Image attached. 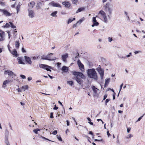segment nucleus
<instances>
[{
  "instance_id": "f03ea898",
  "label": "nucleus",
  "mask_w": 145,
  "mask_h": 145,
  "mask_svg": "<svg viewBox=\"0 0 145 145\" xmlns=\"http://www.w3.org/2000/svg\"><path fill=\"white\" fill-rule=\"evenodd\" d=\"M87 74L88 77L90 78H93L95 80H97V74L95 69H88L87 71Z\"/></svg>"
},
{
  "instance_id": "0eeeda50",
  "label": "nucleus",
  "mask_w": 145,
  "mask_h": 145,
  "mask_svg": "<svg viewBox=\"0 0 145 145\" xmlns=\"http://www.w3.org/2000/svg\"><path fill=\"white\" fill-rule=\"evenodd\" d=\"M77 64L79 69L82 71H83L84 70V65L81 63L80 61L78 59L77 61Z\"/></svg>"
},
{
  "instance_id": "f8f14e48",
  "label": "nucleus",
  "mask_w": 145,
  "mask_h": 145,
  "mask_svg": "<svg viewBox=\"0 0 145 145\" xmlns=\"http://www.w3.org/2000/svg\"><path fill=\"white\" fill-rule=\"evenodd\" d=\"M100 74L101 78V79L103 78L104 75V70L103 69L99 70L97 71Z\"/></svg>"
},
{
  "instance_id": "de8ad7c7",
  "label": "nucleus",
  "mask_w": 145,
  "mask_h": 145,
  "mask_svg": "<svg viewBox=\"0 0 145 145\" xmlns=\"http://www.w3.org/2000/svg\"><path fill=\"white\" fill-rule=\"evenodd\" d=\"M57 133V131L56 130L54 131L52 133V134L53 135H56Z\"/></svg>"
},
{
  "instance_id": "c756f323",
  "label": "nucleus",
  "mask_w": 145,
  "mask_h": 145,
  "mask_svg": "<svg viewBox=\"0 0 145 145\" xmlns=\"http://www.w3.org/2000/svg\"><path fill=\"white\" fill-rule=\"evenodd\" d=\"M10 24L9 23H7L5 25H3V28H7L10 27Z\"/></svg>"
},
{
  "instance_id": "5fc2aeb1",
  "label": "nucleus",
  "mask_w": 145,
  "mask_h": 145,
  "mask_svg": "<svg viewBox=\"0 0 145 145\" xmlns=\"http://www.w3.org/2000/svg\"><path fill=\"white\" fill-rule=\"evenodd\" d=\"M131 129V127H128L127 129V132L129 133Z\"/></svg>"
},
{
  "instance_id": "c85d7f7f",
  "label": "nucleus",
  "mask_w": 145,
  "mask_h": 145,
  "mask_svg": "<svg viewBox=\"0 0 145 145\" xmlns=\"http://www.w3.org/2000/svg\"><path fill=\"white\" fill-rule=\"evenodd\" d=\"M20 6H21V5L20 4H19L16 6V10H17V13H18V12L20 11Z\"/></svg>"
},
{
  "instance_id": "a878e982",
  "label": "nucleus",
  "mask_w": 145,
  "mask_h": 145,
  "mask_svg": "<svg viewBox=\"0 0 145 145\" xmlns=\"http://www.w3.org/2000/svg\"><path fill=\"white\" fill-rule=\"evenodd\" d=\"M57 11H55L53 12L51 14H50V15L51 16H53V17H56L57 16H56V14L57 13Z\"/></svg>"
},
{
  "instance_id": "5701e85b",
  "label": "nucleus",
  "mask_w": 145,
  "mask_h": 145,
  "mask_svg": "<svg viewBox=\"0 0 145 145\" xmlns=\"http://www.w3.org/2000/svg\"><path fill=\"white\" fill-rule=\"evenodd\" d=\"M75 20V18H71L69 19L67 22V24H69L70 23H71L73 21Z\"/></svg>"
},
{
  "instance_id": "ea45409f",
  "label": "nucleus",
  "mask_w": 145,
  "mask_h": 145,
  "mask_svg": "<svg viewBox=\"0 0 145 145\" xmlns=\"http://www.w3.org/2000/svg\"><path fill=\"white\" fill-rule=\"evenodd\" d=\"M57 138L58 139V140H60L61 141H62V140L61 138V137L60 136L57 135Z\"/></svg>"
},
{
  "instance_id": "cd10ccee",
  "label": "nucleus",
  "mask_w": 145,
  "mask_h": 145,
  "mask_svg": "<svg viewBox=\"0 0 145 145\" xmlns=\"http://www.w3.org/2000/svg\"><path fill=\"white\" fill-rule=\"evenodd\" d=\"M93 90L94 92L95 93H97V90L98 89L96 88L94 86H93L92 87Z\"/></svg>"
},
{
  "instance_id": "338daca9",
  "label": "nucleus",
  "mask_w": 145,
  "mask_h": 145,
  "mask_svg": "<svg viewBox=\"0 0 145 145\" xmlns=\"http://www.w3.org/2000/svg\"><path fill=\"white\" fill-rule=\"evenodd\" d=\"M6 145H10V144L8 141H7L6 142Z\"/></svg>"
},
{
  "instance_id": "4be33fe9",
  "label": "nucleus",
  "mask_w": 145,
  "mask_h": 145,
  "mask_svg": "<svg viewBox=\"0 0 145 145\" xmlns=\"http://www.w3.org/2000/svg\"><path fill=\"white\" fill-rule=\"evenodd\" d=\"M110 78H108L107 79V80H106L105 83L104 85L105 87H106V86L108 84L109 82L110 81Z\"/></svg>"
},
{
  "instance_id": "603ef678",
  "label": "nucleus",
  "mask_w": 145,
  "mask_h": 145,
  "mask_svg": "<svg viewBox=\"0 0 145 145\" xmlns=\"http://www.w3.org/2000/svg\"><path fill=\"white\" fill-rule=\"evenodd\" d=\"M109 131L108 130L107 131V134L108 135V137H109L110 136V134L109 133Z\"/></svg>"
},
{
  "instance_id": "dca6fc26",
  "label": "nucleus",
  "mask_w": 145,
  "mask_h": 145,
  "mask_svg": "<svg viewBox=\"0 0 145 145\" xmlns=\"http://www.w3.org/2000/svg\"><path fill=\"white\" fill-rule=\"evenodd\" d=\"M53 54V53H50L48 55H47V56H48V60L49 61H54L56 59V58L55 57H54V58H51V56Z\"/></svg>"
},
{
  "instance_id": "49530a36",
  "label": "nucleus",
  "mask_w": 145,
  "mask_h": 145,
  "mask_svg": "<svg viewBox=\"0 0 145 145\" xmlns=\"http://www.w3.org/2000/svg\"><path fill=\"white\" fill-rule=\"evenodd\" d=\"M102 69L101 68V66L100 65H99L98 67L97 68V70H99Z\"/></svg>"
},
{
  "instance_id": "39448f33",
  "label": "nucleus",
  "mask_w": 145,
  "mask_h": 145,
  "mask_svg": "<svg viewBox=\"0 0 145 145\" xmlns=\"http://www.w3.org/2000/svg\"><path fill=\"white\" fill-rule=\"evenodd\" d=\"M39 67L41 68L46 69L48 71H51V69H52V67L43 64H39Z\"/></svg>"
},
{
  "instance_id": "7c9ffc66",
  "label": "nucleus",
  "mask_w": 145,
  "mask_h": 145,
  "mask_svg": "<svg viewBox=\"0 0 145 145\" xmlns=\"http://www.w3.org/2000/svg\"><path fill=\"white\" fill-rule=\"evenodd\" d=\"M133 137V135L132 134H130L127 136L126 138L127 139L129 140L131 138V137Z\"/></svg>"
},
{
  "instance_id": "9b49d317",
  "label": "nucleus",
  "mask_w": 145,
  "mask_h": 145,
  "mask_svg": "<svg viewBox=\"0 0 145 145\" xmlns=\"http://www.w3.org/2000/svg\"><path fill=\"white\" fill-rule=\"evenodd\" d=\"M93 23L91 25V26L92 27H93L95 26H97L98 25L99 23L97 22V20L95 17H94L93 18Z\"/></svg>"
},
{
  "instance_id": "4468645a",
  "label": "nucleus",
  "mask_w": 145,
  "mask_h": 145,
  "mask_svg": "<svg viewBox=\"0 0 145 145\" xmlns=\"http://www.w3.org/2000/svg\"><path fill=\"white\" fill-rule=\"evenodd\" d=\"M1 12L3 13L4 15L6 16H9L11 15V14L7 11V10L5 9L1 10Z\"/></svg>"
},
{
  "instance_id": "c9c22d12",
  "label": "nucleus",
  "mask_w": 145,
  "mask_h": 145,
  "mask_svg": "<svg viewBox=\"0 0 145 145\" xmlns=\"http://www.w3.org/2000/svg\"><path fill=\"white\" fill-rule=\"evenodd\" d=\"M67 83L71 86H72L73 83V82L72 81H67Z\"/></svg>"
},
{
  "instance_id": "8fccbe9b",
  "label": "nucleus",
  "mask_w": 145,
  "mask_h": 145,
  "mask_svg": "<svg viewBox=\"0 0 145 145\" xmlns=\"http://www.w3.org/2000/svg\"><path fill=\"white\" fill-rule=\"evenodd\" d=\"M110 99H106L105 101V104L106 105H107V103H108L110 100Z\"/></svg>"
},
{
  "instance_id": "864d4df0",
  "label": "nucleus",
  "mask_w": 145,
  "mask_h": 145,
  "mask_svg": "<svg viewBox=\"0 0 145 145\" xmlns=\"http://www.w3.org/2000/svg\"><path fill=\"white\" fill-rule=\"evenodd\" d=\"M123 84L122 83L121 84V85L120 86V92L122 88V86H123Z\"/></svg>"
},
{
  "instance_id": "f257e3e1",
  "label": "nucleus",
  "mask_w": 145,
  "mask_h": 145,
  "mask_svg": "<svg viewBox=\"0 0 145 145\" xmlns=\"http://www.w3.org/2000/svg\"><path fill=\"white\" fill-rule=\"evenodd\" d=\"M73 74L75 76V80L80 84H81L83 83V81L81 78H83L84 77L83 74L80 72L74 71L73 72Z\"/></svg>"
},
{
  "instance_id": "423d86ee",
  "label": "nucleus",
  "mask_w": 145,
  "mask_h": 145,
  "mask_svg": "<svg viewBox=\"0 0 145 145\" xmlns=\"http://www.w3.org/2000/svg\"><path fill=\"white\" fill-rule=\"evenodd\" d=\"M27 11L28 15L29 18H32L34 17L35 13L34 10L31 9H28Z\"/></svg>"
},
{
  "instance_id": "c03bdc74",
  "label": "nucleus",
  "mask_w": 145,
  "mask_h": 145,
  "mask_svg": "<svg viewBox=\"0 0 145 145\" xmlns=\"http://www.w3.org/2000/svg\"><path fill=\"white\" fill-rule=\"evenodd\" d=\"M53 117V113L51 112L50 114V118H52Z\"/></svg>"
},
{
  "instance_id": "4c0bfd02",
  "label": "nucleus",
  "mask_w": 145,
  "mask_h": 145,
  "mask_svg": "<svg viewBox=\"0 0 145 145\" xmlns=\"http://www.w3.org/2000/svg\"><path fill=\"white\" fill-rule=\"evenodd\" d=\"M71 1L73 4H76L78 2V0H71Z\"/></svg>"
},
{
  "instance_id": "1a4fd4ad",
  "label": "nucleus",
  "mask_w": 145,
  "mask_h": 145,
  "mask_svg": "<svg viewBox=\"0 0 145 145\" xmlns=\"http://www.w3.org/2000/svg\"><path fill=\"white\" fill-rule=\"evenodd\" d=\"M49 4L53 7H57L60 8L61 7L59 3H55L54 1L51 2Z\"/></svg>"
},
{
  "instance_id": "2f4dec72",
  "label": "nucleus",
  "mask_w": 145,
  "mask_h": 145,
  "mask_svg": "<svg viewBox=\"0 0 145 145\" xmlns=\"http://www.w3.org/2000/svg\"><path fill=\"white\" fill-rule=\"evenodd\" d=\"M48 56H42L41 59H42L43 60H48Z\"/></svg>"
},
{
  "instance_id": "ddd939ff",
  "label": "nucleus",
  "mask_w": 145,
  "mask_h": 145,
  "mask_svg": "<svg viewBox=\"0 0 145 145\" xmlns=\"http://www.w3.org/2000/svg\"><path fill=\"white\" fill-rule=\"evenodd\" d=\"M25 59L27 63L30 65L32 63V61L30 57L26 56H24Z\"/></svg>"
},
{
  "instance_id": "e433bc0d",
  "label": "nucleus",
  "mask_w": 145,
  "mask_h": 145,
  "mask_svg": "<svg viewBox=\"0 0 145 145\" xmlns=\"http://www.w3.org/2000/svg\"><path fill=\"white\" fill-rule=\"evenodd\" d=\"M9 23L10 24L11 27L13 28H16V26L13 24L11 22H9Z\"/></svg>"
},
{
  "instance_id": "f704fd0d",
  "label": "nucleus",
  "mask_w": 145,
  "mask_h": 145,
  "mask_svg": "<svg viewBox=\"0 0 145 145\" xmlns=\"http://www.w3.org/2000/svg\"><path fill=\"white\" fill-rule=\"evenodd\" d=\"M22 89H24V90L27 89H28V86L27 85H25L22 86Z\"/></svg>"
},
{
  "instance_id": "6e6d98bb",
  "label": "nucleus",
  "mask_w": 145,
  "mask_h": 145,
  "mask_svg": "<svg viewBox=\"0 0 145 145\" xmlns=\"http://www.w3.org/2000/svg\"><path fill=\"white\" fill-rule=\"evenodd\" d=\"M107 96V95L106 94H105L103 98V100L105 99L106 98Z\"/></svg>"
},
{
  "instance_id": "37998d69",
  "label": "nucleus",
  "mask_w": 145,
  "mask_h": 145,
  "mask_svg": "<svg viewBox=\"0 0 145 145\" xmlns=\"http://www.w3.org/2000/svg\"><path fill=\"white\" fill-rule=\"evenodd\" d=\"M20 76L22 78V79H25L26 78L25 76L24 75H21Z\"/></svg>"
},
{
  "instance_id": "aec40b11",
  "label": "nucleus",
  "mask_w": 145,
  "mask_h": 145,
  "mask_svg": "<svg viewBox=\"0 0 145 145\" xmlns=\"http://www.w3.org/2000/svg\"><path fill=\"white\" fill-rule=\"evenodd\" d=\"M35 3L34 1H32L30 2L28 4V6L30 8H33L34 6Z\"/></svg>"
},
{
  "instance_id": "69168bd1",
  "label": "nucleus",
  "mask_w": 145,
  "mask_h": 145,
  "mask_svg": "<svg viewBox=\"0 0 145 145\" xmlns=\"http://www.w3.org/2000/svg\"><path fill=\"white\" fill-rule=\"evenodd\" d=\"M22 51L23 53L25 52V50L23 48H22Z\"/></svg>"
},
{
  "instance_id": "774afa93",
  "label": "nucleus",
  "mask_w": 145,
  "mask_h": 145,
  "mask_svg": "<svg viewBox=\"0 0 145 145\" xmlns=\"http://www.w3.org/2000/svg\"><path fill=\"white\" fill-rule=\"evenodd\" d=\"M66 121H67V126H69V122L68 120H67Z\"/></svg>"
},
{
  "instance_id": "7ed1b4c3",
  "label": "nucleus",
  "mask_w": 145,
  "mask_h": 145,
  "mask_svg": "<svg viewBox=\"0 0 145 145\" xmlns=\"http://www.w3.org/2000/svg\"><path fill=\"white\" fill-rule=\"evenodd\" d=\"M104 8V10L106 12H108V17L110 19V16L109 15L111 14L113 9L112 8L110 7V3H107L106 5L103 7Z\"/></svg>"
},
{
  "instance_id": "bb28decb",
  "label": "nucleus",
  "mask_w": 145,
  "mask_h": 145,
  "mask_svg": "<svg viewBox=\"0 0 145 145\" xmlns=\"http://www.w3.org/2000/svg\"><path fill=\"white\" fill-rule=\"evenodd\" d=\"M20 46L19 41L18 40L15 42V46L16 48H19Z\"/></svg>"
},
{
  "instance_id": "3c124183",
  "label": "nucleus",
  "mask_w": 145,
  "mask_h": 145,
  "mask_svg": "<svg viewBox=\"0 0 145 145\" xmlns=\"http://www.w3.org/2000/svg\"><path fill=\"white\" fill-rule=\"evenodd\" d=\"M143 116H140V117L138 119V120H137V121H136V122H137V121H140L142 118L143 117Z\"/></svg>"
},
{
  "instance_id": "b1692460",
  "label": "nucleus",
  "mask_w": 145,
  "mask_h": 145,
  "mask_svg": "<svg viewBox=\"0 0 145 145\" xmlns=\"http://www.w3.org/2000/svg\"><path fill=\"white\" fill-rule=\"evenodd\" d=\"M85 9L84 7H82L79 8L76 12V13H78L79 12H80L82 11H84Z\"/></svg>"
},
{
  "instance_id": "412c9836",
  "label": "nucleus",
  "mask_w": 145,
  "mask_h": 145,
  "mask_svg": "<svg viewBox=\"0 0 145 145\" xmlns=\"http://www.w3.org/2000/svg\"><path fill=\"white\" fill-rule=\"evenodd\" d=\"M61 70L65 72H67L68 71V69L67 67L65 66H63Z\"/></svg>"
},
{
  "instance_id": "680f3d73",
  "label": "nucleus",
  "mask_w": 145,
  "mask_h": 145,
  "mask_svg": "<svg viewBox=\"0 0 145 145\" xmlns=\"http://www.w3.org/2000/svg\"><path fill=\"white\" fill-rule=\"evenodd\" d=\"M124 14L126 16V17H127V16H128V13L126 11L124 12Z\"/></svg>"
},
{
  "instance_id": "6ab92c4d",
  "label": "nucleus",
  "mask_w": 145,
  "mask_h": 145,
  "mask_svg": "<svg viewBox=\"0 0 145 145\" xmlns=\"http://www.w3.org/2000/svg\"><path fill=\"white\" fill-rule=\"evenodd\" d=\"M19 64H24V63L22 61V58L21 57H18L17 58Z\"/></svg>"
},
{
  "instance_id": "72a5a7b5",
  "label": "nucleus",
  "mask_w": 145,
  "mask_h": 145,
  "mask_svg": "<svg viewBox=\"0 0 145 145\" xmlns=\"http://www.w3.org/2000/svg\"><path fill=\"white\" fill-rule=\"evenodd\" d=\"M0 5L2 6H5V3L0 0Z\"/></svg>"
},
{
  "instance_id": "e2e57ef3",
  "label": "nucleus",
  "mask_w": 145,
  "mask_h": 145,
  "mask_svg": "<svg viewBox=\"0 0 145 145\" xmlns=\"http://www.w3.org/2000/svg\"><path fill=\"white\" fill-rule=\"evenodd\" d=\"M116 94V93L114 92V94H113V99H114L115 98V95Z\"/></svg>"
},
{
  "instance_id": "13d9d810",
  "label": "nucleus",
  "mask_w": 145,
  "mask_h": 145,
  "mask_svg": "<svg viewBox=\"0 0 145 145\" xmlns=\"http://www.w3.org/2000/svg\"><path fill=\"white\" fill-rule=\"evenodd\" d=\"M141 51H135L134 52V53L135 54H136L139 52H141Z\"/></svg>"
},
{
  "instance_id": "bf43d9fd",
  "label": "nucleus",
  "mask_w": 145,
  "mask_h": 145,
  "mask_svg": "<svg viewBox=\"0 0 145 145\" xmlns=\"http://www.w3.org/2000/svg\"><path fill=\"white\" fill-rule=\"evenodd\" d=\"M1 37V40H4V38L3 36V35H2L0 36Z\"/></svg>"
},
{
  "instance_id": "6e6552de",
  "label": "nucleus",
  "mask_w": 145,
  "mask_h": 145,
  "mask_svg": "<svg viewBox=\"0 0 145 145\" xmlns=\"http://www.w3.org/2000/svg\"><path fill=\"white\" fill-rule=\"evenodd\" d=\"M5 74H7L8 75L12 76L13 75H16L12 71L9 70H6L4 72Z\"/></svg>"
},
{
  "instance_id": "58836bf2",
  "label": "nucleus",
  "mask_w": 145,
  "mask_h": 145,
  "mask_svg": "<svg viewBox=\"0 0 145 145\" xmlns=\"http://www.w3.org/2000/svg\"><path fill=\"white\" fill-rule=\"evenodd\" d=\"M5 35V32L0 29V36Z\"/></svg>"
},
{
  "instance_id": "052dcab7",
  "label": "nucleus",
  "mask_w": 145,
  "mask_h": 145,
  "mask_svg": "<svg viewBox=\"0 0 145 145\" xmlns=\"http://www.w3.org/2000/svg\"><path fill=\"white\" fill-rule=\"evenodd\" d=\"M32 79V77H29L28 78V80L29 81H30Z\"/></svg>"
},
{
  "instance_id": "79ce46f5",
  "label": "nucleus",
  "mask_w": 145,
  "mask_h": 145,
  "mask_svg": "<svg viewBox=\"0 0 145 145\" xmlns=\"http://www.w3.org/2000/svg\"><path fill=\"white\" fill-rule=\"evenodd\" d=\"M17 90L18 92H21L22 91V88H18L17 89Z\"/></svg>"
},
{
  "instance_id": "09e8293b",
  "label": "nucleus",
  "mask_w": 145,
  "mask_h": 145,
  "mask_svg": "<svg viewBox=\"0 0 145 145\" xmlns=\"http://www.w3.org/2000/svg\"><path fill=\"white\" fill-rule=\"evenodd\" d=\"M58 108V107L56 106V105H55L54 107L53 108V109L54 110H56Z\"/></svg>"
},
{
  "instance_id": "473e14b6",
  "label": "nucleus",
  "mask_w": 145,
  "mask_h": 145,
  "mask_svg": "<svg viewBox=\"0 0 145 145\" xmlns=\"http://www.w3.org/2000/svg\"><path fill=\"white\" fill-rule=\"evenodd\" d=\"M40 131V129L38 128H37L36 129H34L33 130V131L34 132L35 134H37V132L38 131Z\"/></svg>"
},
{
  "instance_id": "20e7f679",
  "label": "nucleus",
  "mask_w": 145,
  "mask_h": 145,
  "mask_svg": "<svg viewBox=\"0 0 145 145\" xmlns=\"http://www.w3.org/2000/svg\"><path fill=\"white\" fill-rule=\"evenodd\" d=\"M99 14H101L102 17L103 18V22L106 23H107L108 21V19L105 12L103 10H101L99 12Z\"/></svg>"
},
{
  "instance_id": "f3484780",
  "label": "nucleus",
  "mask_w": 145,
  "mask_h": 145,
  "mask_svg": "<svg viewBox=\"0 0 145 145\" xmlns=\"http://www.w3.org/2000/svg\"><path fill=\"white\" fill-rule=\"evenodd\" d=\"M10 82H11L12 81L9 80H6L4 81L2 87L5 88L6 86V84Z\"/></svg>"
},
{
  "instance_id": "a18cd8bd",
  "label": "nucleus",
  "mask_w": 145,
  "mask_h": 145,
  "mask_svg": "<svg viewBox=\"0 0 145 145\" xmlns=\"http://www.w3.org/2000/svg\"><path fill=\"white\" fill-rule=\"evenodd\" d=\"M108 41L110 42H111L112 40V39L110 37L108 38Z\"/></svg>"
},
{
  "instance_id": "0e129e2a",
  "label": "nucleus",
  "mask_w": 145,
  "mask_h": 145,
  "mask_svg": "<svg viewBox=\"0 0 145 145\" xmlns=\"http://www.w3.org/2000/svg\"><path fill=\"white\" fill-rule=\"evenodd\" d=\"M77 24H77V23H76V24H73V27H76L77 26Z\"/></svg>"
},
{
  "instance_id": "393cba45",
  "label": "nucleus",
  "mask_w": 145,
  "mask_h": 145,
  "mask_svg": "<svg viewBox=\"0 0 145 145\" xmlns=\"http://www.w3.org/2000/svg\"><path fill=\"white\" fill-rule=\"evenodd\" d=\"M84 17L81 18L79 21H78L76 23L78 25H80L84 20Z\"/></svg>"
},
{
  "instance_id": "a19ab883",
  "label": "nucleus",
  "mask_w": 145,
  "mask_h": 145,
  "mask_svg": "<svg viewBox=\"0 0 145 145\" xmlns=\"http://www.w3.org/2000/svg\"><path fill=\"white\" fill-rule=\"evenodd\" d=\"M58 103H59L62 106H63V110H64V114H65V109H64V108L63 107V105L62 103L59 101H58Z\"/></svg>"
},
{
  "instance_id": "9d476101",
  "label": "nucleus",
  "mask_w": 145,
  "mask_h": 145,
  "mask_svg": "<svg viewBox=\"0 0 145 145\" xmlns=\"http://www.w3.org/2000/svg\"><path fill=\"white\" fill-rule=\"evenodd\" d=\"M68 57V54L67 53H66L64 55H62L61 56V58L63 61L64 62L67 61L66 59Z\"/></svg>"
},
{
  "instance_id": "4d7b16f0",
  "label": "nucleus",
  "mask_w": 145,
  "mask_h": 145,
  "mask_svg": "<svg viewBox=\"0 0 145 145\" xmlns=\"http://www.w3.org/2000/svg\"><path fill=\"white\" fill-rule=\"evenodd\" d=\"M7 47H8V50H9V52H11V50H10V48H11V47H10V46H9V44H8L7 46Z\"/></svg>"
},
{
  "instance_id": "a211bd4d",
  "label": "nucleus",
  "mask_w": 145,
  "mask_h": 145,
  "mask_svg": "<svg viewBox=\"0 0 145 145\" xmlns=\"http://www.w3.org/2000/svg\"><path fill=\"white\" fill-rule=\"evenodd\" d=\"M10 53L14 56V57H16L18 56L17 52L15 49H14L12 51H11Z\"/></svg>"
},
{
  "instance_id": "2eb2a0df",
  "label": "nucleus",
  "mask_w": 145,
  "mask_h": 145,
  "mask_svg": "<svg viewBox=\"0 0 145 145\" xmlns=\"http://www.w3.org/2000/svg\"><path fill=\"white\" fill-rule=\"evenodd\" d=\"M62 4L65 6V7L69 8L71 6L70 3L67 1H64L62 2Z\"/></svg>"
}]
</instances>
